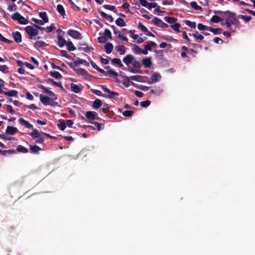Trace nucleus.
Listing matches in <instances>:
<instances>
[{
  "instance_id": "1",
  "label": "nucleus",
  "mask_w": 255,
  "mask_h": 255,
  "mask_svg": "<svg viewBox=\"0 0 255 255\" xmlns=\"http://www.w3.org/2000/svg\"><path fill=\"white\" fill-rule=\"evenodd\" d=\"M41 132H40L37 129H33L30 133V135L33 139H35V142L37 143H43L44 141V137L42 136Z\"/></svg>"
},
{
  "instance_id": "2",
  "label": "nucleus",
  "mask_w": 255,
  "mask_h": 255,
  "mask_svg": "<svg viewBox=\"0 0 255 255\" xmlns=\"http://www.w3.org/2000/svg\"><path fill=\"white\" fill-rule=\"evenodd\" d=\"M217 13L220 14L224 13L225 16V21H228L231 22V23H232V21H234V19L236 17V14L235 13L229 11H222L219 10L217 11Z\"/></svg>"
},
{
  "instance_id": "3",
  "label": "nucleus",
  "mask_w": 255,
  "mask_h": 255,
  "mask_svg": "<svg viewBox=\"0 0 255 255\" xmlns=\"http://www.w3.org/2000/svg\"><path fill=\"white\" fill-rule=\"evenodd\" d=\"M24 30L30 36L29 38L30 39L35 40V38L33 37L37 36L38 34V31L37 29L34 28L31 26H27L24 28Z\"/></svg>"
},
{
  "instance_id": "4",
  "label": "nucleus",
  "mask_w": 255,
  "mask_h": 255,
  "mask_svg": "<svg viewBox=\"0 0 255 255\" xmlns=\"http://www.w3.org/2000/svg\"><path fill=\"white\" fill-rule=\"evenodd\" d=\"M67 64L71 68H74L79 64H84L86 66H89V62L85 60L80 59L79 58H77V60L74 61L72 63L67 62Z\"/></svg>"
},
{
  "instance_id": "5",
  "label": "nucleus",
  "mask_w": 255,
  "mask_h": 255,
  "mask_svg": "<svg viewBox=\"0 0 255 255\" xmlns=\"http://www.w3.org/2000/svg\"><path fill=\"white\" fill-rule=\"evenodd\" d=\"M101 87L105 93L108 94L107 96H105L106 98L112 99L115 98V96L119 95V93L111 91L105 85H101Z\"/></svg>"
},
{
  "instance_id": "6",
  "label": "nucleus",
  "mask_w": 255,
  "mask_h": 255,
  "mask_svg": "<svg viewBox=\"0 0 255 255\" xmlns=\"http://www.w3.org/2000/svg\"><path fill=\"white\" fill-rule=\"evenodd\" d=\"M85 116L87 119L89 120H101V119L98 117V114L96 112L94 111L87 112L85 114Z\"/></svg>"
},
{
  "instance_id": "7",
  "label": "nucleus",
  "mask_w": 255,
  "mask_h": 255,
  "mask_svg": "<svg viewBox=\"0 0 255 255\" xmlns=\"http://www.w3.org/2000/svg\"><path fill=\"white\" fill-rule=\"evenodd\" d=\"M67 33L70 36L74 39H81L82 38L81 33L77 30L69 29Z\"/></svg>"
},
{
  "instance_id": "8",
  "label": "nucleus",
  "mask_w": 255,
  "mask_h": 255,
  "mask_svg": "<svg viewBox=\"0 0 255 255\" xmlns=\"http://www.w3.org/2000/svg\"><path fill=\"white\" fill-rule=\"evenodd\" d=\"M161 78V76L160 74L158 73L155 72L151 76L150 80L148 81L147 83L149 84H152L159 81Z\"/></svg>"
},
{
  "instance_id": "9",
  "label": "nucleus",
  "mask_w": 255,
  "mask_h": 255,
  "mask_svg": "<svg viewBox=\"0 0 255 255\" xmlns=\"http://www.w3.org/2000/svg\"><path fill=\"white\" fill-rule=\"evenodd\" d=\"M40 100L41 102L45 106L47 105H51L52 106V104L51 103V99L49 98L47 96H45L43 95L42 94H41L40 95Z\"/></svg>"
},
{
  "instance_id": "10",
  "label": "nucleus",
  "mask_w": 255,
  "mask_h": 255,
  "mask_svg": "<svg viewBox=\"0 0 255 255\" xmlns=\"http://www.w3.org/2000/svg\"><path fill=\"white\" fill-rule=\"evenodd\" d=\"M78 49L81 51H83L85 52H89L90 51L94 50L93 47H89L86 43H82L79 45Z\"/></svg>"
},
{
  "instance_id": "11",
  "label": "nucleus",
  "mask_w": 255,
  "mask_h": 255,
  "mask_svg": "<svg viewBox=\"0 0 255 255\" xmlns=\"http://www.w3.org/2000/svg\"><path fill=\"white\" fill-rule=\"evenodd\" d=\"M71 91L75 93H79L83 90V86L81 85H76L74 83L71 84Z\"/></svg>"
},
{
  "instance_id": "12",
  "label": "nucleus",
  "mask_w": 255,
  "mask_h": 255,
  "mask_svg": "<svg viewBox=\"0 0 255 255\" xmlns=\"http://www.w3.org/2000/svg\"><path fill=\"white\" fill-rule=\"evenodd\" d=\"M125 77L127 79L128 82L130 80H132L137 82H144V81L143 80L144 77L142 76L136 75L132 76L129 77L126 76Z\"/></svg>"
},
{
  "instance_id": "13",
  "label": "nucleus",
  "mask_w": 255,
  "mask_h": 255,
  "mask_svg": "<svg viewBox=\"0 0 255 255\" xmlns=\"http://www.w3.org/2000/svg\"><path fill=\"white\" fill-rule=\"evenodd\" d=\"M18 132V129L12 126H7L5 130V133L7 134L14 135Z\"/></svg>"
},
{
  "instance_id": "14",
  "label": "nucleus",
  "mask_w": 255,
  "mask_h": 255,
  "mask_svg": "<svg viewBox=\"0 0 255 255\" xmlns=\"http://www.w3.org/2000/svg\"><path fill=\"white\" fill-rule=\"evenodd\" d=\"M134 58L133 55L128 54L124 58L123 61L127 65H128L129 64H132Z\"/></svg>"
},
{
  "instance_id": "15",
  "label": "nucleus",
  "mask_w": 255,
  "mask_h": 255,
  "mask_svg": "<svg viewBox=\"0 0 255 255\" xmlns=\"http://www.w3.org/2000/svg\"><path fill=\"white\" fill-rule=\"evenodd\" d=\"M12 37L16 43H20L22 41L21 35L19 31H16L12 33Z\"/></svg>"
},
{
  "instance_id": "16",
  "label": "nucleus",
  "mask_w": 255,
  "mask_h": 255,
  "mask_svg": "<svg viewBox=\"0 0 255 255\" xmlns=\"http://www.w3.org/2000/svg\"><path fill=\"white\" fill-rule=\"evenodd\" d=\"M73 70L79 75H81L86 77L88 75V72L83 68H72Z\"/></svg>"
},
{
  "instance_id": "17",
  "label": "nucleus",
  "mask_w": 255,
  "mask_h": 255,
  "mask_svg": "<svg viewBox=\"0 0 255 255\" xmlns=\"http://www.w3.org/2000/svg\"><path fill=\"white\" fill-rule=\"evenodd\" d=\"M19 123L23 125L25 128H33V125H32L31 124H30L28 121H25L23 118H20L19 120Z\"/></svg>"
},
{
  "instance_id": "18",
  "label": "nucleus",
  "mask_w": 255,
  "mask_h": 255,
  "mask_svg": "<svg viewBox=\"0 0 255 255\" xmlns=\"http://www.w3.org/2000/svg\"><path fill=\"white\" fill-rule=\"evenodd\" d=\"M3 94L8 97H18V92L15 90H12L8 92L4 91Z\"/></svg>"
},
{
  "instance_id": "19",
  "label": "nucleus",
  "mask_w": 255,
  "mask_h": 255,
  "mask_svg": "<svg viewBox=\"0 0 255 255\" xmlns=\"http://www.w3.org/2000/svg\"><path fill=\"white\" fill-rule=\"evenodd\" d=\"M103 105L102 101L98 99H96L93 103V108L95 109H98Z\"/></svg>"
},
{
  "instance_id": "20",
  "label": "nucleus",
  "mask_w": 255,
  "mask_h": 255,
  "mask_svg": "<svg viewBox=\"0 0 255 255\" xmlns=\"http://www.w3.org/2000/svg\"><path fill=\"white\" fill-rule=\"evenodd\" d=\"M58 45L60 47H63L66 45L67 42L64 38H63L62 35H58Z\"/></svg>"
},
{
  "instance_id": "21",
  "label": "nucleus",
  "mask_w": 255,
  "mask_h": 255,
  "mask_svg": "<svg viewBox=\"0 0 255 255\" xmlns=\"http://www.w3.org/2000/svg\"><path fill=\"white\" fill-rule=\"evenodd\" d=\"M104 47L105 49L106 52L107 54H110L113 50L114 46L111 43L108 42L105 45Z\"/></svg>"
},
{
  "instance_id": "22",
  "label": "nucleus",
  "mask_w": 255,
  "mask_h": 255,
  "mask_svg": "<svg viewBox=\"0 0 255 255\" xmlns=\"http://www.w3.org/2000/svg\"><path fill=\"white\" fill-rule=\"evenodd\" d=\"M142 63L145 67H150L152 65L151 58L147 57L144 58L142 61Z\"/></svg>"
},
{
  "instance_id": "23",
  "label": "nucleus",
  "mask_w": 255,
  "mask_h": 255,
  "mask_svg": "<svg viewBox=\"0 0 255 255\" xmlns=\"http://www.w3.org/2000/svg\"><path fill=\"white\" fill-rule=\"evenodd\" d=\"M44 92L51 97L52 101L57 100V96L56 94H54L53 92L49 90L48 88H46L44 91Z\"/></svg>"
},
{
  "instance_id": "24",
  "label": "nucleus",
  "mask_w": 255,
  "mask_h": 255,
  "mask_svg": "<svg viewBox=\"0 0 255 255\" xmlns=\"http://www.w3.org/2000/svg\"><path fill=\"white\" fill-rule=\"evenodd\" d=\"M47 82L49 84H51L55 86L60 88L62 89H63V87L61 84V83L60 82H55L53 79L50 78H48L47 80Z\"/></svg>"
},
{
  "instance_id": "25",
  "label": "nucleus",
  "mask_w": 255,
  "mask_h": 255,
  "mask_svg": "<svg viewBox=\"0 0 255 255\" xmlns=\"http://www.w3.org/2000/svg\"><path fill=\"white\" fill-rule=\"evenodd\" d=\"M39 16L42 19V21L44 23L48 22V18L45 11H42L39 13Z\"/></svg>"
},
{
  "instance_id": "26",
  "label": "nucleus",
  "mask_w": 255,
  "mask_h": 255,
  "mask_svg": "<svg viewBox=\"0 0 255 255\" xmlns=\"http://www.w3.org/2000/svg\"><path fill=\"white\" fill-rule=\"evenodd\" d=\"M163 92V90L160 87H154L153 89H151L150 91V93L154 94L156 95L159 96Z\"/></svg>"
},
{
  "instance_id": "27",
  "label": "nucleus",
  "mask_w": 255,
  "mask_h": 255,
  "mask_svg": "<svg viewBox=\"0 0 255 255\" xmlns=\"http://www.w3.org/2000/svg\"><path fill=\"white\" fill-rule=\"evenodd\" d=\"M162 21L157 17H154L153 20H152V22L156 26L161 27V24L162 23Z\"/></svg>"
},
{
  "instance_id": "28",
  "label": "nucleus",
  "mask_w": 255,
  "mask_h": 255,
  "mask_svg": "<svg viewBox=\"0 0 255 255\" xmlns=\"http://www.w3.org/2000/svg\"><path fill=\"white\" fill-rule=\"evenodd\" d=\"M100 14L103 18L109 20L110 22H112L114 21L113 17L111 15L106 14L104 11H101Z\"/></svg>"
},
{
  "instance_id": "29",
  "label": "nucleus",
  "mask_w": 255,
  "mask_h": 255,
  "mask_svg": "<svg viewBox=\"0 0 255 255\" xmlns=\"http://www.w3.org/2000/svg\"><path fill=\"white\" fill-rule=\"evenodd\" d=\"M210 21L212 23H216L220 21H223V19L220 17L219 16L214 15L212 17V18L210 19Z\"/></svg>"
},
{
  "instance_id": "30",
  "label": "nucleus",
  "mask_w": 255,
  "mask_h": 255,
  "mask_svg": "<svg viewBox=\"0 0 255 255\" xmlns=\"http://www.w3.org/2000/svg\"><path fill=\"white\" fill-rule=\"evenodd\" d=\"M30 152L32 153H36L41 150V148L37 145H30Z\"/></svg>"
},
{
  "instance_id": "31",
  "label": "nucleus",
  "mask_w": 255,
  "mask_h": 255,
  "mask_svg": "<svg viewBox=\"0 0 255 255\" xmlns=\"http://www.w3.org/2000/svg\"><path fill=\"white\" fill-rule=\"evenodd\" d=\"M209 31L212 32L213 34L216 35L221 34L222 32V29L221 28H214L209 27Z\"/></svg>"
},
{
  "instance_id": "32",
  "label": "nucleus",
  "mask_w": 255,
  "mask_h": 255,
  "mask_svg": "<svg viewBox=\"0 0 255 255\" xmlns=\"http://www.w3.org/2000/svg\"><path fill=\"white\" fill-rule=\"evenodd\" d=\"M117 51H119L121 55H124L126 53L125 47L124 45H119L116 47Z\"/></svg>"
},
{
  "instance_id": "33",
  "label": "nucleus",
  "mask_w": 255,
  "mask_h": 255,
  "mask_svg": "<svg viewBox=\"0 0 255 255\" xmlns=\"http://www.w3.org/2000/svg\"><path fill=\"white\" fill-rule=\"evenodd\" d=\"M111 62L113 64L118 65L120 68L123 67V64L121 61V60L119 58H114L112 59Z\"/></svg>"
},
{
  "instance_id": "34",
  "label": "nucleus",
  "mask_w": 255,
  "mask_h": 255,
  "mask_svg": "<svg viewBox=\"0 0 255 255\" xmlns=\"http://www.w3.org/2000/svg\"><path fill=\"white\" fill-rule=\"evenodd\" d=\"M116 24L120 27H123L126 25V23L125 22L124 19L121 17L118 18L116 20Z\"/></svg>"
},
{
  "instance_id": "35",
  "label": "nucleus",
  "mask_w": 255,
  "mask_h": 255,
  "mask_svg": "<svg viewBox=\"0 0 255 255\" xmlns=\"http://www.w3.org/2000/svg\"><path fill=\"white\" fill-rule=\"evenodd\" d=\"M46 45V44L42 41H38L34 43V47L36 48L44 47Z\"/></svg>"
},
{
  "instance_id": "36",
  "label": "nucleus",
  "mask_w": 255,
  "mask_h": 255,
  "mask_svg": "<svg viewBox=\"0 0 255 255\" xmlns=\"http://www.w3.org/2000/svg\"><path fill=\"white\" fill-rule=\"evenodd\" d=\"M57 10L62 16L65 15V11L64 8L61 4L57 5Z\"/></svg>"
},
{
  "instance_id": "37",
  "label": "nucleus",
  "mask_w": 255,
  "mask_h": 255,
  "mask_svg": "<svg viewBox=\"0 0 255 255\" xmlns=\"http://www.w3.org/2000/svg\"><path fill=\"white\" fill-rule=\"evenodd\" d=\"M51 75L56 79H60L62 78L61 74L55 71H51Z\"/></svg>"
},
{
  "instance_id": "38",
  "label": "nucleus",
  "mask_w": 255,
  "mask_h": 255,
  "mask_svg": "<svg viewBox=\"0 0 255 255\" xmlns=\"http://www.w3.org/2000/svg\"><path fill=\"white\" fill-rule=\"evenodd\" d=\"M191 6L196 10H201L202 8L201 6L198 5L196 1H192L190 3Z\"/></svg>"
},
{
  "instance_id": "39",
  "label": "nucleus",
  "mask_w": 255,
  "mask_h": 255,
  "mask_svg": "<svg viewBox=\"0 0 255 255\" xmlns=\"http://www.w3.org/2000/svg\"><path fill=\"white\" fill-rule=\"evenodd\" d=\"M67 49L69 51H74L76 49V47L73 45V43L71 41H68L66 44Z\"/></svg>"
},
{
  "instance_id": "40",
  "label": "nucleus",
  "mask_w": 255,
  "mask_h": 255,
  "mask_svg": "<svg viewBox=\"0 0 255 255\" xmlns=\"http://www.w3.org/2000/svg\"><path fill=\"white\" fill-rule=\"evenodd\" d=\"M16 150L19 152H21V153H27L28 151V149L26 148H25V147L21 145H19L17 147Z\"/></svg>"
},
{
  "instance_id": "41",
  "label": "nucleus",
  "mask_w": 255,
  "mask_h": 255,
  "mask_svg": "<svg viewBox=\"0 0 255 255\" xmlns=\"http://www.w3.org/2000/svg\"><path fill=\"white\" fill-rule=\"evenodd\" d=\"M102 112L104 113H109L110 115H113V112H110V109L109 107V105L107 104H104L103 107L102 108Z\"/></svg>"
},
{
  "instance_id": "42",
  "label": "nucleus",
  "mask_w": 255,
  "mask_h": 255,
  "mask_svg": "<svg viewBox=\"0 0 255 255\" xmlns=\"http://www.w3.org/2000/svg\"><path fill=\"white\" fill-rule=\"evenodd\" d=\"M193 36L197 40H203L204 39V36L200 34L198 31H194L193 33Z\"/></svg>"
},
{
  "instance_id": "43",
  "label": "nucleus",
  "mask_w": 255,
  "mask_h": 255,
  "mask_svg": "<svg viewBox=\"0 0 255 255\" xmlns=\"http://www.w3.org/2000/svg\"><path fill=\"white\" fill-rule=\"evenodd\" d=\"M69 4H70L71 7L74 10L76 11H79L80 8L79 7L77 6L72 0H67Z\"/></svg>"
},
{
  "instance_id": "44",
  "label": "nucleus",
  "mask_w": 255,
  "mask_h": 255,
  "mask_svg": "<svg viewBox=\"0 0 255 255\" xmlns=\"http://www.w3.org/2000/svg\"><path fill=\"white\" fill-rule=\"evenodd\" d=\"M132 51L135 54L140 55L141 49L138 46L134 45Z\"/></svg>"
},
{
  "instance_id": "45",
  "label": "nucleus",
  "mask_w": 255,
  "mask_h": 255,
  "mask_svg": "<svg viewBox=\"0 0 255 255\" xmlns=\"http://www.w3.org/2000/svg\"><path fill=\"white\" fill-rule=\"evenodd\" d=\"M180 24L178 23H176L174 24L171 25V28L177 32H180V30H179V28L180 27Z\"/></svg>"
},
{
  "instance_id": "46",
  "label": "nucleus",
  "mask_w": 255,
  "mask_h": 255,
  "mask_svg": "<svg viewBox=\"0 0 255 255\" xmlns=\"http://www.w3.org/2000/svg\"><path fill=\"white\" fill-rule=\"evenodd\" d=\"M164 20L168 23H173L174 22H175L177 20V19L173 17H170V16H165L164 17Z\"/></svg>"
},
{
  "instance_id": "47",
  "label": "nucleus",
  "mask_w": 255,
  "mask_h": 255,
  "mask_svg": "<svg viewBox=\"0 0 255 255\" xmlns=\"http://www.w3.org/2000/svg\"><path fill=\"white\" fill-rule=\"evenodd\" d=\"M197 27H198V29L200 30H202V31L209 30V26L204 25L202 23H198Z\"/></svg>"
},
{
  "instance_id": "48",
  "label": "nucleus",
  "mask_w": 255,
  "mask_h": 255,
  "mask_svg": "<svg viewBox=\"0 0 255 255\" xmlns=\"http://www.w3.org/2000/svg\"><path fill=\"white\" fill-rule=\"evenodd\" d=\"M91 123L94 124L95 126V127H96L97 128L99 131L103 129L104 128V125L103 124H100L98 122H94Z\"/></svg>"
},
{
  "instance_id": "49",
  "label": "nucleus",
  "mask_w": 255,
  "mask_h": 255,
  "mask_svg": "<svg viewBox=\"0 0 255 255\" xmlns=\"http://www.w3.org/2000/svg\"><path fill=\"white\" fill-rule=\"evenodd\" d=\"M0 71L5 74L9 73V68L6 65H0Z\"/></svg>"
},
{
  "instance_id": "50",
  "label": "nucleus",
  "mask_w": 255,
  "mask_h": 255,
  "mask_svg": "<svg viewBox=\"0 0 255 255\" xmlns=\"http://www.w3.org/2000/svg\"><path fill=\"white\" fill-rule=\"evenodd\" d=\"M134 112L132 111H125L123 112V115L126 117H130L133 114Z\"/></svg>"
},
{
  "instance_id": "51",
  "label": "nucleus",
  "mask_w": 255,
  "mask_h": 255,
  "mask_svg": "<svg viewBox=\"0 0 255 255\" xmlns=\"http://www.w3.org/2000/svg\"><path fill=\"white\" fill-rule=\"evenodd\" d=\"M18 22L20 24H27L28 23V20L22 15L20 17Z\"/></svg>"
},
{
  "instance_id": "52",
  "label": "nucleus",
  "mask_w": 255,
  "mask_h": 255,
  "mask_svg": "<svg viewBox=\"0 0 255 255\" xmlns=\"http://www.w3.org/2000/svg\"><path fill=\"white\" fill-rule=\"evenodd\" d=\"M185 23L192 28H195L196 26L195 22H192L189 20H185Z\"/></svg>"
},
{
  "instance_id": "53",
  "label": "nucleus",
  "mask_w": 255,
  "mask_h": 255,
  "mask_svg": "<svg viewBox=\"0 0 255 255\" xmlns=\"http://www.w3.org/2000/svg\"><path fill=\"white\" fill-rule=\"evenodd\" d=\"M132 65L135 68H140L141 66V63L137 60H135L134 58L132 62Z\"/></svg>"
},
{
  "instance_id": "54",
  "label": "nucleus",
  "mask_w": 255,
  "mask_h": 255,
  "mask_svg": "<svg viewBox=\"0 0 255 255\" xmlns=\"http://www.w3.org/2000/svg\"><path fill=\"white\" fill-rule=\"evenodd\" d=\"M104 7L105 8H106L107 9H109V10L113 11L115 12H117L116 9V7L115 6H114V5H108V4H105L104 5Z\"/></svg>"
},
{
  "instance_id": "55",
  "label": "nucleus",
  "mask_w": 255,
  "mask_h": 255,
  "mask_svg": "<svg viewBox=\"0 0 255 255\" xmlns=\"http://www.w3.org/2000/svg\"><path fill=\"white\" fill-rule=\"evenodd\" d=\"M0 40L1 41L4 42H5L6 43H8V44H11V43H13L12 41L5 38L0 33Z\"/></svg>"
},
{
  "instance_id": "56",
  "label": "nucleus",
  "mask_w": 255,
  "mask_h": 255,
  "mask_svg": "<svg viewBox=\"0 0 255 255\" xmlns=\"http://www.w3.org/2000/svg\"><path fill=\"white\" fill-rule=\"evenodd\" d=\"M57 126L60 130H64L66 127V125L64 121H62L57 125Z\"/></svg>"
},
{
  "instance_id": "57",
  "label": "nucleus",
  "mask_w": 255,
  "mask_h": 255,
  "mask_svg": "<svg viewBox=\"0 0 255 255\" xmlns=\"http://www.w3.org/2000/svg\"><path fill=\"white\" fill-rule=\"evenodd\" d=\"M150 103L151 102L149 100L142 101L140 103V106L142 108H147L150 105Z\"/></svg>"
},
{
  "instance_id": "58",
  "label": "nucleus",
  "mask_w": 255,
  "mask_h": 255,
  "mask_svg": "<svg viewBox=\"0 0 255 255\" xmlns=\"http://www.w3.org/2000/svg\"><path fill=\"white\" fill-rule=\"evenodd\" d=\"M20 16L21 15L18 12H16L11 15V18L12 19L18 21Z\"/></svg>"
},
{
  "instance_id": "59",
  "label": "nucleus",
  "mask_w": 255,
  "mask_h": 255,
  "mask_svg": "<svg viewBox=\"0 0 255 255\" xmlns=\"http://www.w3.org/2000/svg\"><path fill=\"white\" fill-rule=\"evenodd\" d=\"M92 92L95 95L100 96V97H105V95H104L101 91L95 89H91Z\"/></svg>"
},
{
  "instance_id": "60",
  "label": "nucleus",
  "mask_w": 255,
  "mask_h": 255,
  "mask_svg": "<svg viewBox=\"0 0 255 255\" xmlns=\"http://www.w3.org/2000/svg\"><path fill=\"white\" fill-rule=\"evenodd\" d=\"M137 26L143 32H146L148 30L147 28L141 22H138Z\"/></svg>"
},
{
  "instance_id": "61",
  "label": "nucleus",
  "mask_w": 255,
  "mask_h": 255,
  "mask_svg": "<svg viewBox=\"0 0 255 255\" xmlns=\"http://www.w3.org/2000/svg\"><path fill=\"white\" fill-rule=\"evenodd\" d=\"M60 54L62 56H63L66 58H68L69 59L71 58V56L68 54H67V51L66 50H61Z\"/></svg>"
},
{
  "instance_id": "62",
  "label": "nucleus",
  "mask_w": 255,
  "mask_h": 255,
  "mask_svg": "<svg viewBox=\"0 0 255 255\" xmlns=\"http://www.w3.org/2000/svg\"><path fill=\"white\" fill-rule=\"evenodd\" d=\"M104 35L105 37H107L110 39H112V33L110 30L106 29L105 30Z\"/></svg>"
},
{
  "instance_id": "63",
  "label": "nucleus",
  "mask_w": 255,
  "mask_h": 255,
  "mask_svg": "<svg viewBox=\"0 0 255 255\" xmlns=\"http://www.w3.org/2000/svg\"><path fill=\"white\" fill-rule=\"evenodd\" d=\"M16 153V151H15L14 150H3V153H2V155L3 156H5L7 154H14Z\"/></svg>"
},
{
  "instance_id": "64",
  "label": "nucleus",
  "mask_w": 255,
  "mask_h": 255,
  "mask_svg": "<svg viewBox=\"0 0 255 255\" xmlns=\"http://www.w3.org/2000/svg\"><path fill=\"white\" fill-rule=\"evenodd\" d=\"M107 73L114 77H117L118 76V73L113 69H109L108 70Z\"/></svg>"
}]
</instances>
